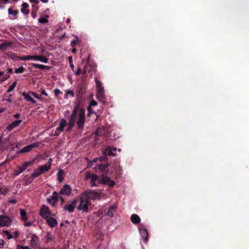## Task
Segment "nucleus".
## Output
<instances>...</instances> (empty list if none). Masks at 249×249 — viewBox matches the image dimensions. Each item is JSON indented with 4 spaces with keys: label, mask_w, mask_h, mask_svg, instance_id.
Instances as JSON below:
<instances>
[{
    "label": "nucleus",
    "mask_w": 249,
    "mask_h": 249,
    "mask_svg": "<svg viewBox=\"0 0 249 249\" xmlns=\"http://www.w3.org/2000/svg\"><path fill=\"white\" fill-rule=\"evenodd\" d=\"M91 205V202L88 199L83 196L81 194L80 197V204L77 209L79 211H83L85 212H88V206Z\"/></svg>",
    "instance_id": "obj_1"
},
{
    "label": "nucleus",
    "mask_w": 249,
    "mask_h": 249,
    "mask_svg": "<svg viewBox=\"0 0 249 249\" xmlns=\"http://www.w3.org/2000/svg\"><path fill=\"white\" fill-rule=\"evenodd\" d=\"M81 107H80V102H76L74 105L72 112L69 118V123H71V124L75 125L77 113L78 112H79V109Z\"/></svg>",
    "instance_id": "obj_2"
},
{
    "label": "nucleus",
    "mask_w": 249,
    "mask_h": 249,
    "mask_svg": "<svg viewBox=\"0 0 249 249\" xmlns=\"http://www.w3.org/2000/svg\"><path fill=\"white\" fill-rule=\"evenodd\" d=\"M86 178L87 179H91V187H96L99 184H101L100 181V178L95 174H92L89 172H87L86 174Z\"/></svg>",
    "instance_id": "obj_3"
},
{
    "label": "nucleus",
    "mask_w": 249,
    "mask_h": 249,
    "mask_svg": "<svg viewBox=\"0 0 249 249\" xmlns=\"http://www.w3.org/2000/svg\"><path fill=\"white\" fill-rule=\"evenodd\" d=\"M85 122V110L84 108H80L78 114L77 124L79 129H83Z\"/></svg>",
    "instance_id": "obj_4"
},
{
    "label": "nucleus",
    "mask_w": 249,
    "mask_h": 249,
    "mask_svg": "<svg viewBox=\"0 0 249 249\" xmlns=\"http://www.w3.org/2000/svg\"><path fill=\"white\" fill-rule=\"evenodd\" d=\"M88 58L87 59V61L85 63L84 68L83 70V71H82V69L80 68H78L77 70L76 71L75 74L77 75H79L82 72L85 74L88 71H91V70L92 69V66L91 65H89V57H90V54H88Z\"/></svg>",
    "instance_id": "obj_5"
},
{
    "label": "nucleus",
    "mask_w": 249,
    "mask_h": 249,
    "mask_svg": "<svg viewBox=\"0 0 249 249\" xmlns=\"http://www.w3.org/2000/svg\"><path fill=\"white\" fill-rule=\"evenodd\" d=\"M82 195H83V196H84L85 197L88 199V200H89V199H100L101 197L100 193L92 191H85L82 193Z\"/></svg>",
    "instance_id": "obj_6"
},
{
    "label": "nucleus",
    "mask_w": 249,
    "mask_h": 249,
    "mask_svg": "<svg viewBox=\"0 0 249 249\" xmlns=\"http://www.w3.org/2000/svg\"><path fill=\"white\" fill-rule=\"evenodd\" d=\"M100 183L104 185H107L110 187H112L115 185V182L111 180L110 178L107 176V175L103 174L100 177Z\"/></svg>",
    "instance_id": "obj_7"
},
{
    "label": "nucleus",
    "mask_w": 249,
    "mask_h": 249,
    "mask_svg": "<svg viewBox=\"0 0 249 249\" xmlns=\"http://www.w3.org/2000/svg\"><path fill=\"white\" fill-rule=\"evenodd\" d=\"M30 244L32 248L34 249L39 248L40 247L39 237L35 234H32Z\"/></svg>",
    "instance_id": "obj_8"
},
{
    "label": "nucleus",
    "mask_w": 249,
    "mask_h": 249,
    "mask_svg": "<svg viewBox=\"0 0 249 249\" xmlns=\"http://www.w3.org/2000/svg\"><path fill=\"white\" fill-rule=\"evenodd\" d=\"M86 87L83 84L79 85L76 88L77 97L79 99L82 100L83 95L86 92Z\"/></svg>",
    "instance_id": "obj_9"
},
{
    "label": "nucleus",
    "mask_w": 249,
    "mask_h": 249,
    "mask_svg": "<svg viewBox=\"0 0 249 249\" xmlns=\"http://www.w3.org/2000/svg\"><path fill=\"white\" fill-rule=\"evenodd\" d=\"M11 220L5 215H0V227H8L11 224Z\"/></svg>",
    "instance_id": "obj_10"
},
{
    "label": "nucleus",
    "mask_w": 249,
    "mask_h": 249,
    "mask_svg": "<svg viewBox=\"0 0 249 249\" xmlns=\"http://www.w3.org/2000/svg\"><path fill=\"white\" fill-rule=\"evenodd\" d=\"M39 213L42 218L46 219L51 214V212L49 207L44 205L40 208Z\"/></svg>",
    "instance_id": "obj_11"
},
{
    "label": "nucleus",
    "mask_w": 249,
    "mask_h": 249,
    "mask_svg": "<svg viewBox=\"0 0 249 249\" xmlns=\"http://www.w3.org/2000/svg\"><path fill=\"white\" fill-rule=\"evenodd\" d=\"M139 230L141 235H142L143 241L145 243H147L148 239V234L147 231L143 228L142 225H140L139 227Z\"/></svg>",
    "instance_id": "obj_12"
},
{
    "label": "nucleus",
    "mask_w": 249,
    "mask_h": 249,
    "mask_svg": "<svg viewBox=\"0 0 249 249\" xmlns=\"http://www.w3.org/2000/svg\"><path fill=\"white\" fill-rule=\"evenodd\" d=\"M77 201L76 199L73 200L70 203L66 204L64 207V210L68 211L69 213H72L74 211L76 207Z\"/></svg>",
    "instance_id": "obj_13"
},
{
    "label": "nucleus",
    "mask_w": 249,
    "mask_h": 249,
    "mask_svg": "<svg viewBox=\"0 0 249 249\" xmlns=\"http://www.w3.org/2000/svg\"><path fill=\"white\" fill-rule=\"evenodd\" d=\"M38 146V143H34L24 147L18 153H24L30 151L33 148L37 147Z\"/></svg>",
    "instance_id": "obj_14"
},
{
    "label": "nucleus",
    "mask_w": 249,
    "mask_h": 249,
    "mask_svg": "<svg viewBox=\"0 0 249 249\" xmlns=\"http://www.w3.org/2000/svg\"><path fill=\"white\" fill-rule=\"evenodd\" d=\"M71 192V186L68 184H65L60 190L59 194L63 195L69 196Z\"/></svg>",
    "instance_id": "obj_15"
},
{
    "label": "nucleus",
    "mask_w": 249,
    "mask_h": 249,
    "mask_svg": "<svg viewBox=\"0 0 249 249\" xmlns=\"http://www.w3.org/2000/svg\"><path fill=\"white\" fill-rule=\"evenodd\" d=\"M31 60L39 61L45 63L48 62V58L43 55H31Z\"/></svg>",
    "instance_id": "obj_16"
},
{
    "label": "nucleus",
    "mask_w": 249,
    "mask_h": 249,
    "mask_svg": "<svg viewBox=\"0 0 249 249\" xmlns=\"http://www.w3.org/2000/svg\"><path fill=\"white\" fill-rule=\"evenodd\" d=\"M108 166L109 164L107 162H106V163H100L98 165V169L100 171L104 173L105 175H107L108 173Z\"/></svg>",
    "instance_id": "obj_17"
},
{
    "label": "nucleus",
    "mask_w": 249,
    "mask_h": 249,
    "mask_svg": "<svg viewBox=\"0 0 249 249\" xmlns=\"http://www.w3.org/2000/svg\"><path fill=\"white\" fill-rule=\"evenodd\" d=\"M22 95L23 96L24 99L27 102H30L33 104H36V101L32 97V95L30 93V91L28 93L23 92L22 93Z\"/></svg>",
    "instance_id": "obj_18"
},
{
    "label": "nucleus",
    "mask_w": 249,
    "mask_h": 249,
    "mask_svg": "<svg viewBox=\"0 0 249 249\" xmlns=\"http://www.w3.org/2000/svg\"><path fill=\"white\" fill-rule=\"evenodd\" d=\"M22 120H18L15 121L13 122L10 124H9L7 127V129L8 131H11L13 130L15 127L18 126L19 125V124L21 123Z\"/></svg>",
    "instance_id": "obj_19"
},
{
    "label": "nucleus",
    "mask_w": 249,
    "mask_h": 249,
    "mask_svg": "<svg viewBox=\"0 0 249 249\" xmlns=\"http://www.w3.org/2000/svg\"><path fill=\"white\" fill-rule=\"evenodd\" d=\"M46 219H47V223L48 224L50 227L53 228L57 225V222L55 218L49 216L48 218Z\"/></svg>",
    "instance_id": "obj_20"
},
{
    "label": "nucleus",
    "mask_w": 249,
    "mask_h": 249,
    "mask_svg": "<svg viewBox=\"0 0 249 249\" xmlns=\"http://www.w3.org/2000/svg\"><path fill=\"white\" fill-rule=\"evenodd\" d=\"M12 45V42L10 41H6L0 44V50L5 51Z\"/></svg>",
    "instance_id": "obj_21"
},
{
    "label": "nucleus",
    "mask_w": 249,
    "mask_h": 249,
    "mask_svg": "<svg viewBox=\"0 0 249 249\" xmlns=\"http://www.w3.org/2000/svg\"><path fill=\"white\" fill-rule=\"evenodd\" d=\"M116 206H115L114 205L110 206L108 208V209L106 213V215L110 217H113L114 213L116 212Z\"/></svg>",
    "instance_id": "obj_22"
},
{
    "label": "nucleus",
    "mask_w": 249,
    "mask_h": 249,
    "mask_svg": "<svg viewBox=\"0 0 249 249\" xmlns=\"http://www.w3.org/2000/svg\"><path fill=\"white\" fill-rule=\"evenodd\" d=\"M67 125V121L65 119H61L60 120L59 126L57 127V130L60 131H64L65 126Z\"/></svg>",
    "instance_id": "obj_23"
},
{
    "label": "nucleus",
    "mask_w": 249,
    "mask_h": 249,
    "mask_svg": "<svg viewBox=\"0 0 249 249\" xmlns=\"http://www.w3.org/2000/svg\"><path fill=\"white\" fill-rule=\"evenodd\" d=\"M131 221L134 224H138L141 222V218L138 215L133 214L131 216Z\"/></svg>",
    "instance_id": "obj_24"
},
{
    "label": "nucleus",
    "mask_w": 249,
    "mask_h": 249,
    "mask_svg": "<svg viewBox=\"0 0 249 249\" xmlns=\"http://www.w3.org/2000/svg\"><path fill=\"white\" fill-rule=\"evenodd\" d=\"M28 7L29 4L26 2H23L22 4V8L20 10L21 12L24 15H28L30 12L28 9Z\"/></svg>",
    "instance_id": "obj_25"
},
{
    "label": "nucleus",
    "mask_w": 249,
    "mask_h": 249,
    "mask_svg": "<svg viewBox=\"0 0 249 249\" xmlns=\"http://www.w3.org/2000/svg\"><path fill=\"white\" fill-rule=\"evenodd\" d=\"M31 65L35 68L39 69L42 70H44L45 69L49 70L50 69V67L49 66L43 65H41V64H36V63H31Z\"/></svg>",
    "instance_id": "obj_26"
},
{
    "label": "nucleus",
    "mask_w": 249,
    "mask_h": 249,
    "mask_svg": "<svg viewBox=\"0 0 249 249\" xmlns=\"http://www.w3.org/2000/svg\"><path fill=\"white\" fill-rule=\"evenodd\" d=\"M51 168L50 164L47 165V164H44L41 166H40L38 167L40 171L41 174H44L47 172H48Z\"/></svg>",
    "instance_id": "obj_27"
},
{
    "label": "nucleus",
    "mask_w": 249,
    "mask_h": 249,
    "mask_svg": "<svg viewBox=\"0 0 249 249\" xmlns=\"http://www.w3.org/2000/svg\"><path fill=\"white\" fill-rule=\"evenodd\" d=\"M97 96L98 98L103 99L104 96V88L103 87H99L98 89H97Z\"/></svg>",
    "instance_id": "obj_28"
},
{
    "label": "nucleus",
    "mask_w": 249,
    "mask_h": 249,
    "mask_svg": "<svg viewBox=\"0 0 249 249\" xmlns=\"http://www.w3.org/2000/svg\"><path fill=\"white\" fill-rule=\"evenodd\" d=\"M18 171H15V176H18L20 174H21L22 172H23L24 170H25L27 168L26 167V166L24 165L23 164L21 166H19L18 167Z\"/></svg>",
    "instance_id": "obj_29"
},
{
    "label": "nucleus",
    "mask_w": 249,
    "mask_h": 249,
    "mask_svg": "<svg viewBox=\"0 0 249 249\" xmlns=\"http://www.w3.org/2000/svg\"><path fill=\"white\" fill-rule=\"evenodd\" d=\"M19 213L23 221H26L28 220L26 212L24 209H20Z\"/></svg>",
    "instance_id": "obj_30"
},
{
    "label": "nucleus",
    "mask_w": 249,
    "mask_h": 249,
    "mask_svg": "<svg viewBox=\"0 0 249 249\" xmlns=\"http://www.w3.org/2000/svg\"><path fill=\"white\" fill-rule=\"evenodd\" d=\"M116 147L108 146L107 148V150H108L107 155L109 156H115V154L113 153V151H116Z\"/></svg>",
    "instance_id": "obj_31"
},
{
    "label": "nucleus",
    "mask_w": 249,
    "mask_h": 249,
    "mask_svg": "<svg viewBox=\"0 0 249 249\" xmlns=\"http://www.w3.org/2000/svg\"><path fill=\"white\" fill-rule=\"evenodd\" d=\"M35 178L33 177L32 174L30 176L26 175L24 178V180L27 183L30 184L34 179Z\"/></svg>",
    "instance_id": "obj_32"
},
{
    "label": "nucleus",
    "mask_w": 249,
    "mask_h": 249,
    "mask_svg": "<svg viewBox=\"0 0 249 249\" xmlns=\"http://www.w3.org/2000/svg\"><path fill=\"white\" fill-rule=\"evenodd\" d=\"M103 156H101L99 158H98V160L100 161V162H107L108 161V160L107 158V153H106V151H104L103 152Z\"/></svg>",
    "instance_id": "obj_33"
},
{
    "label": "nucleus",
    "mask_w": 249,
    "mask_h": 249,
    "mask_svg": "<svg viewBox=\"0 0 249 249\" xmlns=\"http://www.w3.org/2000/svg\"><path fill=\"white\" fill-rule=\"evenodd\" d=\"M64 175V172L62 170H60L57 173L58 180L59 182H61L63 180V176Z\"/></svg>",
    "instance_id": "obj_34"
},
{
    "label": "nucleus",
    "mask_w": 249,
    "mask_h": 249,
    "mask_svg": "<svg viewBox=\"0 0 249 249\" xmlns=\"http://www.w3.org/2000/svg\"><path fill=\"white\" fill-rule=\"evenodd\" d=\"M8 13L9 15H13L14 17H16L17 15L18 14V11L17 10L13 11L10 8L8 9Z\"/></svg>",
    "instance_id": "obj_35"
},
{
    "label": "nucleus",
    "mask_w": 249,
    "mask_h": 249,
    "mask_svg": "<svg viewBox=\"0 0 249 249\" xmlns=\"http://www.w3.org/2000/svg\"><path fill=\"white\" fill-rule=\"evenodd\" d=\"M104 134H105V131H104V129L103 128H99L96 130V135L101 136L104 135Z\"/></svg>",
    "instance_id": "obj_36"
},
{
    "label": "nucleus",
    "mask_w": 249,
    "mask_h": 249,
    "mask_svg": "<svg viewBox=\"0 0 249 249\" xmlns=\"http://www.w3.org/2000/svg\"><path fill=\"white\" fill-rule=\"evenodd\" d=\"M18 59L21 61L31 60V55L19 56Z\"/></svg>",
    "instance_id": "obj_37"
},
{
    "label": "nucleus",
    "mask_w": 249,
    "mask_h": 249,
    "mask_svg": "<svg viewBox=\"0 0 249 249\" xmlns=\"http://www.w3.org/2000/svg\"><path fill=\"white\" fill-rule=\"evenodd\" d=\"M32 174L33 177L36 178L39 177L42 174L38 168L37 169L35 170L34 171V172Z\"/></svg>",
    "instance_id": "obj_38"
},
{
    "label": "nucleus",
    "mask_w": 249,
    "mask_h": 249,
    "mask_svg": "<svg viewBox=\"0 0 249 249\" xmlns=\"http://www.w3.org/2000/svg\"><path fill=\"white\" fill-rule=\"evenodd\" d=\"M25 69L23 67L21 66L18 68L15 69V72L17 74L22 73L25 71Z\"/></svg>",
    "instance_id": "obj_39"
},
{
    "label": "nucleus",
    "mask_w": 249,
    "mask_h": 249,
    "mask_svg": "<svg viewBox=\"0 0 249 249\" xmlns=\"http://www.w3.org/2000/svg\"><path fill=\"white\" fill-rule=\"evenodd\" d=\"M45 237L46 239V242L48 243L53 240V236L50 232H47Z\"/></svg>",
    "instance_id": "obj_40"
},
{
    "label": "nucleus",
    "mask_w": 249,
    "mask_h": 249,
    "mask_svg": "<svg viewBox=\"0 0 249 249\" xmlns=\"http://www.w3.org/2000/svg\"><path fill=\"white\" fill-rule=\"evenodd\" d=\"M30 93L35 98L39 100L40 101H42L44 100L40 96H39L38 94L36 92L30 91Z\"/></svg>",
    "instance_id": "obj_41"
},
{
    "label": "nucleus",
    "mask_w": 249,
    "mask_h": 249,
    "mask_svg": "<svg viewBox=\"0 0 249 249\" xmlns=\"http://www.w3.org/2000/svg\"><path fill=\"white\" fill-rule=\"evenodd\" d=\"M58 194L56 191L53 192L52 196H51V199H53V200L57 201L58 198Z\"/></svg>",
    "instance_id": "obj_42"
},
{
    "label": "nucleus",
    "mask_w": 249,
    "mask_h": 249,
    "mask_svg": "<svg viewBox=\"0 0 249 249\" xmlns=\"http://www.w3.org/2000/svg\"><path fill=\"white\" fill-rule=\"evenodd\" d=\"M17 85V82H14L9 87L8 89L7 90V92L9 93L11 92L16 87Z\"/></svg>",
    "instance_id": "obj_43"
},
{
    "label": "nucleus",
    "mask_w": 249,
    "mask_h": 249,
    "mask_svg": "<svg viewBox=\"0 0 249 249\" xmlns=\"http://www.w3.org/2000/svg\"><path fill=\"white\" fill-rule=\"evenodd\" d=\"M97 105V103L95 101L92 100L91 101L89 104V106L88 107V110L89 112H91L90 111V107L91 106H95Z\"/></svg>",
    "instance_id": "obj_44"
},
{
    "label": "nucleus",
    "mask_w": 249,
    "mask_h": 249,
    "mask_svg": "<svg viewBox=\"0 0 249 249\" xmlns=\"http://www.w3.org/2000/svg\"><path fill=\"white\" fill-rule=\"evenodd\" d=\"M47 201L49 204H51L52 206L53 207H55L57 201L55 200H53V201H52V199H51V198H47Z\"/></svg>",
    "instance_id": "obj_45"
},
{
    "label": "nucleus",
    "mask_w": 249,
    "mask_h": 249,
    "mask_svg": "<svg viewBox=\"0 0 249 249\" xmlns=\"http://www.w3.org/2000/svg\"><path fill=\"white\" fill-rule=\"evenodd\" d=\"M76 40H73L71 42V45L72 48H74L77 45V44L78 43V37L77 36H76Z\"/></svg>",
    "instance_id": "obj_46"
},
{
    "label": "nucleus",
    "mask_w": 249,
    "mask_h": 249,
    "mask_svg": "<svg viewBox=\"0 0 249 249\" xmlns=\"http://www.w3.org/2000/svg\"><path fill=\"white\" fill-rule=\"evenodd\" d=\"M38 20L39 23L43 24L46 23L48 22V20L46 18H39Z\"/></svg>",
    "instance_id": "obj_47"
},
{
    "label": "nucleus",
    "mask_w": 249,
    "mask_h": 249,
    "mask_svg": "<svg viewBox=\"0 0 249 249\" xmlns=\"http://www.w3.org/2000/svg\"><path fill=\"white\" fill-rule=\"evenodd\" d=\"M34 163V160L29 161L27 162H24L23 164L26 166V167L27 168L28 166L33 165Z\"/></svg>",
    "instance_id": "obj_48"
},
{
    "label": "nucleus",
    "mask_w": 249,
    "mask_h": 249,
    "mask_svg": "<svg viewBox=\"0 0 249 249\" xmlns=\"http://www.w3.org/2000/svg\"><path fill=\"white\" fill-rule=\"evenodd\" d=\"M17 249H32L31 248L28 246H23L20 245H18L17 246Z\"/></svg>",
    "instance_id": "obj_49"
},
{
    "label": "nucleus",
    "mask_w": 249,
    "mask_h": 249,
    "mask_svg": "<svg viewBox=\"0 0 249 249\" xmlns=\"http://www.w3.org/2000/svg\"><path fill=\"white\" fill-rule=\"evenodd\" d=\"M66 91L67 94L70 95L72 97H73L74 96V93L73 90L68 89Z\"/></svg>",
    "instance_id": "obj_50"
},
{
    "label": "nucleus",
    "mask_w": 249,
    "mask_h": 249,
    "mask_svg": "<svg viewBox=\"0 0 249 249\" xmlns=\"http://www.w3.org/2000/svg\"><path fill=\"white\" fill-rule=\"evenodd\" d=\"M74 126V124H71V123H68V126L66 129L67 131H70L71 130V129L72 128V127Z\"/></svg>",
    "instance_id": "obj_51"
},
{
    "label": "nucleus",
    "mask_w": 249,
    "mask_h": 249,
    "mask_svg": "<svg viewBox=\"0 0 249 249\" xmlns=\"http://www.w3.org/2000/svg\"><path fill=\"white\" fill-rule=\"evenodd\" d=\"M69 60L70 64V67L72 69H73V68H74V65H73V63H72V58L71 56H70L69 57Z\"/></svg>",
    "instance_id": "obj_52"
},
{
    "label": "nucleus",
    "mask_w": 249,
    "mask_h": 249,
    "mask_svg": "<svg viewBox=\"0 0 249 249\" xmlns=\"http://www.w3.org/2000/svg\"><path fill=\"white\" fill-rule=\"evenodd\" d=\"M5 234L7 235V237L8 239H12L13 238V235L9 233V232L6 231H4Z\"/></svg>",
    "instance_id": "obj_53"
},
{
    "label": "nucleus",
    "mask_w": 249,
    "mask_h": 249,
    "mask_svg": "<svg viewBox=\"0 0 249 249\" xmlns=\"http://www.w3.org/2000/svg\"><path fill=\"white\" fill-rule=\"evenodd\" d=\"M54 92L56 96H58L59 94L62 93V92L59 89H55Z\"/></svg>",
    "instance_id": "obj_54"
},
{
    "label": "nucleus",
    "mask_w": 249,
    "mask_h": 249,
    "mask_svg": "<svg viewBox=\"0 0 249 249\" xmlns=\"http://www.w3.org/2000/svg\"><path fill=\"white\" fill-rule=\"evenodd\" d=\"M9 77H10V75L6 74L4 76H3L2 77L1 81H4L6 80V79H7L8 78H9Z\"/></svg>",
    "instance_id": "obj_55"
},
{
    "label": "nucleus",
    "mask_w": 249,
    "mask_h": 249,
    "mask_svg": "<svg viewBox=\"0 0 249 249\" xmlns=\"http://www.w3.org/2000/svg\"><path fill=\"white\" fill-rule=\"evenodd\" d=\"M96 84L97 89H98L99 87H102V83L98 80H96Z\"/></svg>",
    "instance_id": "obj_56"
},
{
    "label": "nucleus",
    "mask_w": 249,
    "mask_h": 249,
    "mask_svg": "<svg viewBox=\"0 0 249 249\" xmlns=\"http://www.w3.org/2000/svg\"><path fill=\"white\" fill-rule=\"evenodd\" d=\"M4 241L2 239H0V249H2L4 247Z\"/></svg>",
    "instance_id": "obj_57"
},
{
    "label": "nucleus",
    "mask_w": 249,
    "mask_h": 249,
    "mask_svg": "<svg viewBox=\"0 0 249 249\" xmlns=\"http://www.w3.org/2000/svg\"><path fill=\"white\" fill-rule=\"evenodd\" d=\"M61 131L58 130H57V128H56V130L55 131V132H54V136H58L60 133H61Z\"/></svg>",
    "instance_id": "obj_58"
},
{
    "label": "nucleus",
    "mask_w": 249,
    "mask_h": 249,
    "mask_svg": "<svg viewBox=\"0 0 249 249\" xmlns=\"http://www.w3.org/2000/svg\"><path fill=\"white\" fill-rule=\"evenodd\" d=\"M31 16L33 18H36V14L35 11H32L31 12Z\"/></svg>",
    "instance_id": "obj_59"
},
{
    "label": "nucleus",
    "mask_w": 249,
    "mask_h": 249,
    "mask_svg": "<svg viewBox=\"0 0 249 249\" xmlns=\"http://www.w3.org/2000/svg\"><path fill=\"white\" fill-rule=\"evenodd\" d=\"M41 94L45 95L46 96H47L48 95V94H47L46 91L45 90V89H41Z\"/></svg>",
    "instance_id": "obj_60"
},
{
    "label": "nucleus",
    "mask_w": 249,
    "mask_h": 249,
    "mask_svg": "<svg viewBox=\"0 0 249 249\" xmlns=\"http://www.w3.org/2000/svg\"><path fill=\"white\" fill-rule=\"evenodd\" d=\"M30 2L31 3H34L36 4H38L39 3L38 0H29Z\"/></svg>",
    "instance_id": "obj_61"
},
{
    "label": "nucleus",
    "mask_w": 249,
    "mask_h": 249,
    "mask_svg": "<svg viewBox=\"0 0 249 249\" xmlns=\"http://www.w3.org/2000/svg\"><path fill=\"white\" fill-rule=\"evenodd\" d=\"M9 202L12 204H16L17 203V200L15 199H11L9 201Z\"/></svg>",
    "instance_id": "obj_62"
},
{
    "label": "nucleus",
    "mask_w": 249,
    "mask_h": 249,
    "mask_svg": "<svg viewBox=\"0 0 249 249\" xmlns=\"http://www.w3.org/2000/svg\"><path fill=\"white\" fill-rule=\"evenodd\" d=\"M32 225V222H26L24 224V226H27V227H29V226H30Z\"/></svg>",
    "instance_id": "obj_63"
},
{
    "label": "nucleus",
    "mask_w": 249,
    "mask_h": 249,
    "mask_svg": "<svg viewBox=\"0 0 249 249\" xmlns=\"http://www.w3.org/2000/svg\"><path fill=\"white\" fill-rule=\"evenodd\" d=\"M20 115L19 113H17L14 115V118H16V119L19 118L20 117Z\"/></svg>",
    "instance_id": "obj_64"
}]
</instances>
